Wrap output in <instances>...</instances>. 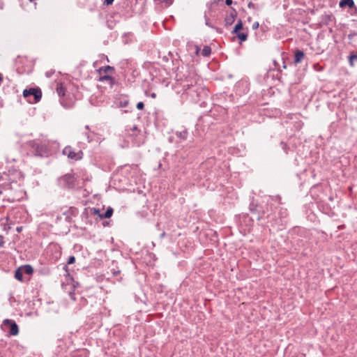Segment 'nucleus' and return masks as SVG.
Listing matches in <instances>:
<instances>
[{
  "mask_svg": "<svg viewBox=\"0 0 357 357\" xmlns=\"http://www.w3.org/2000/svg\"><path fill=\"white\" fill-rule=\"evenodd\" d=\"M355 35H356V33H354V34H349V38L351 39V37H353V36H355Z\"/></svg>",
  "mask_w": 357,
  "mask_h": 357,
  "instance_id": "a18cd8bd",
  "label": "nucleus"
},
{
  "mask_svg": "<svg viewBox=\"0 0 357 357\" xmlns=\"http://www.w3.org/2000/svg\"><path fill=\"white\" fill-rule=\"evenodd\" d=\"M3 326L4 331L8 332L10 335H17L19 333V327L13 319H4L3 321Z\"/></svg>",
  "mask_w": 357,
  "mask_h": 357,
  "instance_id": "423d86ee",
  "label": "nucleus"
},
{
  "mask_svg": "<svg viewBox=\"0 0 357 357\" xmlns=\"http://www.w3.org/2000/svg\"><path fill=\"white\" fill-rule=\"evenodd\" d=\"M75 211V208H70L68 211L66 212H64L63 213V215L66 216V220L68 222H70V215H75L74 211Z\"/></svg>",
  "mask_w": 357,
  "mask_h": 357,
  "instance_id": "cd10ccee",
  "label": "nucleus"
},
{
  "mask_svg": "<svg viewBox=\"0 0 357 357\" xmlns=\"http://www.w3.org/2000/svg\"><path fill=\"white\" fill-rule=\"evenodd\" d=\"M305 57V53L302 50H296L294 55V63L295 65L300 63Z\"/></svg>",
  "mask_w": 357,
  "mask_h": 357,
  "instance_id": "a211bd4d",
  "label": "nucleus"
},
{
  "mask_svg": "<svg viewBox=\"0 0 357 357\" xmlns=\"http://www.w3.org/2000/svg\"><path fill=\"white\" fill-rule=\"evenodd\" d=\"M339 6L342 8L349 7V8L356 9L354 0H340Z\"/></svg>",
  "mask_w": 357,
  "mask_h": 357,
  "instance_id": "f3484780",
  "label": "nucleus"
},
{
  "mask_svg": "<svg viewBox=\"0 0 357 357\" xmlns=\"http://www.w3.org/2000/svg\"><path fill=\"white\" fill-rule=\"evenodd\" d=\"M50 75H51V73H50V72H47V73H46V76H47V77H50Z\"/></svg>",
  "mask_w": 357,
  "mask_h": 357,
  "instance_id": "37998d69",
  "label": "nucleus"
},
{
  "mask_svg": "<svg viewBox=\"0 0 357 357\" xmlns=\"http://www.w3.org/2000/svg\"><path fill=\"white\" fill-rule=\"evenodd\" d=\"M237 38L240 40V42H244L248 39V34L244 32H238L236 33Z\"/></svg>",
  "mask_w": 357,
  "mask_h": 357,
  "instance_id": "c85d7f7f",
  "label": "nucleus"
},
{
  "mask_svg": "<svg viewBox=\"0 0 357 357\" xmlns=\"http://www.w3.org/2000/svg\"><path fill=\"white\" fill-rule=\"evenodd\" d=\"M259 24L258 22H255L253 23L252 26V29H257L259 28Z\"/></svg>",
  "mask_w": 357,
  "mask_h": 357,
  "instance_id": "4c0bfd02",
  "label": "nucleus"
},
{
  "mask_svg": "<svg viewBox=\"0 0 357 357\" xmlns=\"http://www.w3.org/2000/svg\"><path fill=\"white\" fill-rule=\"evenodd\" d=\"M63 268L65 269V271H66V272H68V268L67 265H66V266L63 267Z\"/></svg>",
  "mask_w": 357,
  "mask_h": 357,
  "instance_id": "c03bdc74",
  "label": "nucleus"
},
{
  "mask_svg": "<svg viewBox=\"0 0 357 357\" xmlns=\"http://www.w3.org/2000/svg\"><path fill=\"white\" fill-rule=\"evenodd\" d=\"M103 4L105 6H109L112 5L114 0H103Z\"/></svg>",
  "mask_w": 357,
  "mask_h": 357,
  "instance_id": "e433bc0d",
  "label": "nucleus"
},
{
  "mask_svg": "<svg viewBox=\"0 0 357 357\" xmlns=\"http://www.w3.org/2000/svg\"><path fill=\"white\" fill-rule=\"evenodd\" d=\"M23 273L27 275H31L33 273V268L31 265H24L21 267Z\"/></svg>",
  "mask_w": 357,
  "mask_h": 357,
  "instance_id": "b1692460",
  "label": "nucleus"
},
{
  "mask_svg": "<svg viewBox=\"0 0 357 357\" xmlns=\"http://www.w3.org/2000/svg\"><path fill=\"white\" fill-rule=\"evenodd\" d=\"M113 211H114L112 208L108 207L104 213H102V214L99 215V218L100 219L109 218L112 217Z\"/></svg>",
  "mask_w": 357,
  "mask_h": 357,
  "instance_id": "412c9836",
  "label": "nucleus"
},
{
  "mask_svg": "<svg viewBox=\"0 0 357 357\" xmlns=\"http://www.w3.org/2000/svg\"><path fill=\"white\" fill-rule=\"evenodd\" d=\"M57 185L63 189H72L75 185V178L73 174H66L58 178Z\"/></svg>",
  "mask_w": 357,
  "mask_h": 357,
  "instance_id": "20e7f679",
  "label": "nucleus"
},
{
  "mask_svg": "<svg viewBox=\"0 0 357 357\" xmlns=\"http://www.w3.org/2000/svg\"><path fill=\"white\" fill-rule=\"evenodd\" d=\"M335 20V17L331 13H325L321 15V22L325 25H329Z\"/></svg>",
  "mask_w": 357,
  "mask_h": 357,
  "instance_id": "f8f14e48",
  "label": "nucleus"
},
{
  "mask_svg": "<svg viewBox=\"0 0 357 357\" xmlns=\"http://www.w3.org/2000/svg\"><path fill=\"white\" fill-rule=\"evenodd\" d=\"M70 296H71V298H73V300H75V298L73 297V295H70Z\"/></svg>",
  "mask_w": 357,
  "mask_h": 357,
  "instance_id": "de8ad7c7",
  "label": "nucleus"
},
{
  "mask_svg": "<svg viewBox=\"0 0 357 357\" xmlns=\"http://www.w3.org/2000/svg\"><path fill=\"white\" fill-rule=\"evenodd\" d=\"M233 3L232 0H225V3L227 6H231Z\"/></svg>",
  "mask_w": 357,
  "mask_h": 357,
  "instance_id": "ea45409f",
  "label": "nucleus"
},
{
  "mask_svg": "<svg viewBox=\"0 0 357 357\" xmlns=\"http://www.w3.org/2000/svg\"><path fill=\"white\" fill-rule=\"evenodd\" d=\"M62 153L66 155L68 159L77 161L82 159L84 153L82 151H75L72 146H66L62 151Z\"/></svg>",
  "mask_w": 357,
  "mask_h": 357,
  "instance_id": "39448f33",
  "label": "nucleus"
},
{
  "mask_svg": "<svg viewBox=\"0 0 357 357\" xmlns=\"http://www.w3.org/2000/svg\"><path fill=\"white\" fill-rule=\"evenodd\" d=\"M175 135L178 138H179L181 142H183L187 139L188 136V131L187 129L183 128L181 130H176L175 132Z\"/></svg>",
  "mask_w": 357,
  "mask_h": 357,
  "instance_id": "dca6fc26",
  "label": "nucleus"
},
{
  "mask_svg": "<svg viewBox=\"0 0 357 357\" xmlns=\"http://www.w3.org/2000/svg\"><path fill=\"white\" fill-rule=\"evenodd\" d=\"M243 22L241 20H239L238 22L236 24V25L234 27V29L232 31V33H237L240 32L241 29H243Z\"/></svg>",
  "mask_w": 357,
  "mask_h": 357,
  "instance_id": "a878e982",
  "label": "nucleus"
},
{
  "mask_svg": "<svg viewBox=\"0 0 357 357\" xmlns=\"http://www.w3.org/2000/svg\"><path fill=\"white\" fill-rule=\"evenodd\" d=\"M33 96L34 98V102H38L42 98V91L40 88H30L26 89L23 91V96L24 98H29Z\"/></svg>",
  "mask_w": 357,
  "mask_h": 357,
  "instance_id": "6e6552de",
  "label": "nucleus"
},
{
  "mask_svg": "<svg viewBox=\"0 0 357 357\" xmlns=\"http://www.w3.org/2000/svg\"><path fill=\"white\" fill-rule=\"evenodd\" d=\"M151 97L153 98H155L156 97V94L155 93H152L151 94Z\"/></svg>",
  "mask_w": 357,
  "mask_h": 357,
  "instance_id": "a19ab883",
  "label": "nucleus"
},
{
  "mask_svg": "<svg viewBox=\"0 0 357 357\" xmlns=\"http://www.w3.org/2000/svg\"><path fill=\"white\" fill-rule=\"evenodd\" d=\"M114 71V68L110 66H102L98 70V72L101 74L102 72L105 73H109Z\"/></svg>",
  "mask_w": 357,
  "mask_h": 357,
  "instance_id": "4be33fe9",
  "label": "nucleus"
},
{
  "mask_svg": "<svg viewBox=\"0 0 357 357\" xmlns=\"http://www.w3.org/2000/svg\"><path fill=\"white\" fill-rule=\"evenodd\" d=\"M75 262V257L74 256H70L67 261V264H73Z\"/></svg>",
  "mask_w": 357,
  "mask_h": 357,
  "instance_id": "72a5a7b5",
  "label": "nucleus"
},
{
  "mask_svg": "<svg viewBox=\"0 0 357 357\" xmlns=\"http://www.w3.org/2000/svg\"><path fill=\"white\" fill-rule=\"evenodd\" d=\"M128 99H123L119 101V106L120 107H126L128 105Z\"/></svg>",
  "mask_w": 357,
  "mask_h": 357,
  "instance_id": "2f4dec72",
  "label": "nucleus"
},
{
  "mask_svg": "<svg viewBox=\"0 0 357 357\" xmlns=\"http://www.w3.org/2000/svg\"><path fill=\"white\" fill-rule=\"evenodd\" d=\"M23 178L22 173L14 167L0 172V194L4 190L8 192L6 196L8 199L15 201L21 199L24 193L21 188Z\"/></svg>",
  "mask_w": 357,
  "mask_h": 357,
  "instance_id": "f257e3e1",
  "label": "nucleus"
},
{
  "mask_svg": "<svg viewBox=\"0 0 357 357\" xmlns=\"http://www.w3.org/2000/svg\"><path fill=\"white\" fill-rule=\"evenodd\" d=\"M90 214L91 215H97L99 217V215H101L102 213H100V211L98 208H90Z\"/></svg>",
  "mask_w": 357,
  "mask_h": 357,
  "instance_id": "7c9ffc66",
  "label": "nucleus"
},
{
  "mask_svg": "<svg viewBox=\"0 0 357 357\" xmlns=\"http://www.w3.org/2000/svg\"><path fill=\"white\" fill-rule=\"evenodd\" d=\"M267 218H271V215L268 214V215H267Z\"/></svg>",
  "mask_w": 357,
  "mask_h": 357,
  "instance_id": "09e8293b",
  "label": "nucleus"
},
{
  "mask_svg": "<svg viewBox=\"0 0 357 357\" xmlns=\"http://www.w3.org/2000/svg\"><path fill=\"white\" fill-rule=\"evenodd\" d=\"M280 219H274L273 218V220H270V223H271V226L272 227H274L275 226H279L280 225L282 224V218H285L287 215V210L284 209V211H282V208H281L280 211Z\"/></svg>",
  "mask_w": 357,
  "mask_h": 357,
  "instance_id": "9b49d317",
  "label": "nucleus"
},
{
  "mask_svg": "<svg viewBox=\"0 0 357 357\" xmlns=\"http://www.w3.org/2000/svg\"><path fill=\"white\" fill-rule=\"evenodd\" d=\"M249 208L250 213L257 219V220L259 221L263 219L265 211L260 205L255 204L252 202L250 204Z\"/></svg>",
  "mask_w": 357,
  "mask_h": 357,
  "instance_id": "1a4fd4ad",
  "label": "nucleus"
},
{
  "mask_svg": "<svg viewBox=\"0 0 357 357\" xmlns=\"http://www.w3.org/2000/svg\"><path fill=\"white\" fill-rule=\"evenodd\" d=\"M349 64L351 67H354L357 63V51H352L348 56Z\"/></svg>",
  "mask_w": 357,
  "mask_h": 357,
  "instance_id": "6ab92c4d",
  "label": "nucleus"
},
{
  "mask_svg": "<svg viewBox=\"0 0 357 357\" xmlns=\"http://www.w3.org/2000/svg\"><path fill=\"white\" fill-rule=\"evenodd\" d=\"M56 91L58 96L60 97L59 102L61 105L65 108H70L72 104L70 102L67 101L64 97L66 89L62 83L57 84Z\"/></svg>",
  "mask_w": 357,
  "mask_h": 357,
  "instance_id": "0eeeda50",
  "label": "nucleus"
},
{
  "mask_svg": "<svg viewBox=\"0 0 357 357\" xmlns=\"http://www.w3.org/2000/svg\"><path fill=\"white\" fill-rule=\"evenodd\" d=\"M29 146L33 154L37 156H43L47 154L48 149L47 146L42 142L32 140L29 142Z\"/></svg>",
  "mask_w": 357,
  "mask_h": 357,
  "instance_id": "7ed1b4c3",
  "label": "nucleus"
},
{
  "mask_svg": "<svg viewBox=\"0 0 357 357\" xmlns=\"http://www.w3.org/2000/svg\"><path fill=\"white\" fill-rule=\"evenodd\" d=\"M98 80L99 82L107 81L109 82L110 86H113V85H114L117 83L116 81L115 80V79L109 75H105L102 76H100V77L98 78Z\"/></svg>",
  "mask_w": 357,
  "mask_h": 357,
  "instance_id": "4468645a",
  "label": "nucleus"
},
{
  "mask_svg": "<svg viewBox=\"0 0 357 357\" xmlns=\"http://www.w3.org/2000/svg\"><path fill=\"white\" fill-rule=\"evenodd\" d=\"M4 244L3 236L0 235V248L3 247Z\"/></svg>",
  "mask_w": 357,
  "mask_h": 357,
  "instance_id": "58836bf2",
  "label": "nucleus"
},
{
  "mask_svg": "<svg viewBox=\"0 0 357 357\" xmlns=\"http://www.w3.org/2000/svg\"><path fill=\"white\" fill-rule=\"evenodd\" d=\"M201 54L203 56H205V57L209 56L211 54V47H209L208 45L204 46L202 50Z\"/></svg>",
  "mask_w": 357,
  "mask_h": 357,
  "instance_id": "bb28decb",
  "label": "nucleus"
},
{
  "mask_svg": "<svg viewBox=\"0 0 357 357\" xmlns=\"http://www.w3.org/2000/svg\"><path fill=\"white\" fill-rule=\"evenodd\" d=\"M126 135H128L130 136H137L138 134L140 132V130L138 129V128L136 126H134L133 127H128L127 126L125 129Z\"/></svg>",
  "mask_w": 357,
  "mask_h": 357,
  "instance_id": "2eb2a0df",
  "label": "nucleus"
},
{
  "mask_svg": "<svg viewBox=\"0 0 357 357\" xmlns=\"http://www.w3.org/2000/svg\"><path fill=\"white\" fill-rule=\"evenodd\" d=\"M136 107L137 109H139V110H142L144 109V104L143 102H137V105H136Z\"/></svg>",
  "mask_w": 357,
  "mask_h": 357,
  "instance_id": "f704fd0d",
  "label": "nucleus"
},
{
  "mask_svg": "<svg viewBox=\"0 0 357 357\" xmlns=\"http://www.w3.org/2000/svg\"><path fill=\"white\" fill-rule=\"evenodd\" d=\"M165 232H162L161 234H160V238H163L165 236Z\"/></svg>",
  "mask_w": 357,
  "mask_h": 357,
  "instance_id": "79ce46f5",
  "label": "nucleus"
},
{
  "mask_svg": "<svg viewBox=\"0 0 357 357\" xmlns=\"http://www.w3.org/2000/svg\"><path fill=\"white\" fill-rule=\"evenodd\" d=\"M188 49L190 50H195V53L196 55H199V52H200V48L198 45H188Z\"/></svg>",
  "mask_w": 357,
  "mask_h": 357,
  "instance_id": "c756f323",
  "label": "nucleus"
},
{
  "mask_svg": "<svg viewBox=\"0 0 357 357\" xmlns=\"http://www.w3.org/2000/svg\"><path fill=\"white\" fill-rule=\"evenodd\" d=\"M176 79L177 82H180L178 84L183 89V93L189 96L192 102H198L201 97L206 93V91L204 88L196 84L195 79H189L186 77L183 79L182 76L179 73L176 74Z\"/></svg>",
  "mask_w": 357,
  "mask_h": 357,
  "instance_id": "f03ea898",
  "label": "nucleus"
},
{
  "mask_svg": "<svg viewBox=\"0 0 357 357\" xmlns=\"http://www.w3.org/2000/svg\"><path fill=\"white\" fill-rule=\"evenodd\" d=\"M248 6L249 8H252V9L258 8V6H257L255 3H253L251 1L249 2Z\"/></svg>",
  "mask_w": 357,
  "mask_h": 357,
  "instance_id": "c9c22d12",
  "label": "nucleus"
},
{
  "mask_svg": "<svg viewBox=\"0 0 357 357\" xmlns=\"http://www.w3.org/2000/svg\"><path fill=\"white\" fill-rule=\"evenodd\" d=\"M280 146H281V148L284 150V151L285 152V153H288V150H289V146L288 145L284 142H280Z\"/></svg>",
  "mask_w": 357,
  "mask_h": 357,
  "instance_id": "473e14b6",
  "label": "nucleus"
},
{
  "mask_svg": "<svg viewBox=\"0 0 357 357\" xmlns=\"http://www.w3.org/2000/svg\"><path fill=\"white\" fill-rule=\"evenodd\" d=\"M135 3L133 4L132 1H130V8L126 10L124 15L127 17H132V15L139 13L141 12V8H137V0H135Z\"/></svg>",
  "mask_w": 357,
  "mask_h": 357,
  "instance_id": "9d476101",
  "label": "nucleus"
},
{
  "mask_svg": "<svg viewBox=\"0 0 357 357\" xmlns=\"http://www.w3.org/2000/svg\"><path fill=\"white\" fill-rule=\"evenodd\" d=\"M274 65L276 66V61H274Z\"/></svg>",
  "mask_w": 357,
  "mask_h": 357,
  "instance_id": "8fccbe9b",
  "label": "nucleus"
},
{
  "mask_svg": "<svg viewBox=\"0 0 357 357\" xmlns=\"http://www.w3.org/2000/svg\"><path fill=\"white\" fill-rule=\"evenodd\" d=\"M236 17V11L233 9L231 13L226 16V17L225 18V25L226 26H229V25H231L234 21H235V17Z\"/></svg>",
  "mask_w": 357,
  "mask_h": 357,
  "instance_id": "ddd939ff",
  "label": "nucleus"
},
{
  "mask_svg": "<svg viewBox=\"0 0 357 357\" xmlns=\"http://www.w3.org/2000/svg\"><path fill=\"white\" fill-rule=\"evenodd\" d=\"M85 129L87 130L84 133V136L86 137L87 142H91L93 140V135H95L93 132H91L89 129V126H85Z\"/></svg>",
  "mask_w": 357,
  "mask_h": 357,
  "instance_id": "aec40b11",
  "label": "nucleus"
},
{
  "mask_svg": "<svg viewBox=\"0 0 357 357\" xmlns=\"http://www.w3.org/2000/svg\"><path fill=\"white\" fill-rule=\"evenodd\" d=\"M23 273L22 268L19 267L15 272V278L18 281H23Z\"/></svg>",
  "mask_w": 357,
  "mask_h": 357,
  "instance_id": "5701e85b",
  "label": "nucleus"
},
{
  "mask_svg": "<svg viewBox=\"0 0 357 357\" xmlns=\"http://www.w3.org/2000/svg\"><path fill=\"white\" fill-rule=\"evenodd\" d=\"M153 1L156 3L163 5L165 7H169L174 3V0H153Z\"/></svg>",
  "mask_w": 357,
  "mask_h": 357,
  "instance_id": "393cba45",
  "label": "nucleus"
},
{
  "mask_svg": "<svg viewBox=\"0 0 357 357\" xmlns=\"http://www.w3.org/2000/svg\"><path fill=\"white\" fill-rule=\"evenodd\" d=\"M283 68H287V65L285 64L284 61H283Z\"/></svg>",
  "mask_w": 357,
  "mask_h": 357,
  "instance_id": "49530a36",
  "label": "nucleus"
}]
</instances>
